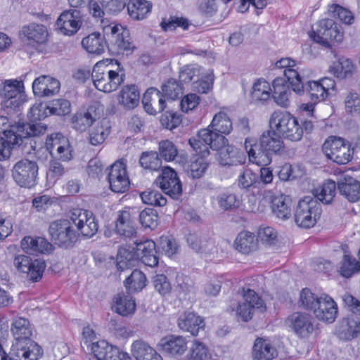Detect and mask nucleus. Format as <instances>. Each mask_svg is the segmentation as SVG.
<instances>
[{"label": "nucleus", "mask_w": 360, "mask_h": 360, "mask_svg": "<svg viewBox=\"0 0 360 360\" xmlns=\"http://www.w3.org/2000/svg\"><path fill=\"white\" fill-rule=\"evenodd\" d=\"M153 283L155 290L162 295H167L171 292V283L164 274L155 275L153 278Z\"/></svg>", "instance_id": "obj_62"}, {"label": "nucleus", "mask_w": 360, "mask_h": 360, "mask_svg": "<svg viewBox=\"0 0 360 360\" xmlns=\"http://www.w3.org/2000/svg\"><path fill=\"white\" fill-rule=\"evenodd\" d=\"M204 157L197 158L191 162L186 172L188 176L193 179H199L205 174L207 169V163L203 159Z\"/></svg>", "instance_id": "obj_58"}, {"label": "nucleus", "mask_w": 360, "mask_h": 360, "mask_svg": "<svg viewBox=\"0 0 360 360\" xmlns=\"http://www.w3.org/2000/svg\"><path fill=\"white\" fill-rule=\"evenodd\" d=\"M91 351L98 360H112L118 354V348L109 345L105 340H98L92 342Z\"/></svg>", "instance_id": "obj_38"}, {"label": "nucleus", "mask_w": 360, "mask_h": 360, "mask_svg": "<svg viewBox=\"0 0 360 360\" xmlns=\"http://www.w3.org/2000/svg\"><path fill=\"white\" fill-rule=\"evenodd\" d=\"M82 45L89 53L100 55L107 46V37L99 32H94L83 38Z\"/></svg>", "instance_id": "obj_33"}, {"label": "nucleus", "mask_w": 360, "mask_h": 360, "mask_svg": "<svg viewBox=\"0 0 360 360\" xmlns=\"http://www.w3.org/2000/svg\"><path fill=\"white\" fill-rule=\"evenodd\" d=\"M336 193V184L334 181L328 180L325 181L322 186L316 188L314 191L315 199L324 204H330L332 202L333 198Z\"/></svg>", "instance_id": "obj_44"}, {"label": "nucleus", "mask_w": 360, "mask_h": 360, "mask_svg": "<svg viewBox=\"0 0 360 360\" xmlns=\"http://www.w3.org/2000/svg\"><path fill=\"white\" fill-rule=\"evenodd\" d=\"M219 134H229L232 131V122L229 117L223 111L215 114L210 124L207 127Z\"/></svg>", "instance_id": "obj_41"}, {"label": "nucleus", "mask_w": 360, "mask_h": 360, "mask_svg": "<svg viewBox=\"0 0 360 360\" xmlns=\"http://www.w3.org/2000/svg\"><path fill=\"white\" fill-rule=\"evenodd\" d=\"M13 264L17 269L27 274L32 282L39 281L46 269V263L41 259L32 260L29 256L20 255L15 257Z\"/></svg>", "instance_id": "obj_16"}, {"label": "nucleus", "mask_w": 360, "mask_h": 360, "mask_svg": "<svg viewBox=\"0 0 360 360\" xmlns=\"http://www.w3.org/2000/svg\"><path fill=\"white\" fill-rule=\"evenodd\" d=\"M323 148L328 158L338 165H345L351 160L354 146L344 139L330 136L324 142Z\"/></svg>", "instance_id": "obj_9"}, {"label": "nucleus", "mask_w": 360, "mask_h": 360, "mask_svg": "<svg viewBox=\"0 0 360 360\" xmlns=\"http://www.w3.org/2000/svg\"><path fill=\"white\" fill-rule=\"evenodd\" d=\"M321 300L314 314L321 321L332 323L335 321L338 314V306L333 299L327 294H321Z\"/></svg>", "instance_id": "obj_21"}, {"label": "nucleus", "mask_w": 360, "mask_h": 360, "mask_svg": "<svg viewBox=\"0 0 360 360\" xmlns=\"http://www.w3.org/2000/svg\"><path fill=\"white\" fill-rule=\"evenodd\" d=\"M321 299V295L319 296L306 288L302 289L300 293L298 305L304 309L309 310L314 313V309L316 308Z\"/></svg>", "instance_id": "obj_46"}, {"label": "nucleus", "mask_w": 360, "mask_h": 360, "mask_svg": "<svg viewBox=\"0 0 360 360\" xmlns=\"http://www.w3.org/2000/svg\"><path fill=\"white\" fill-rule=\"evenodd\" d=\"M11 332L15 338L11 354L15 360H37L43 354L41 347L31 340L32 328L28 319L15 318L11 325Z\"/></svg>", "instance_id": "obj_1"}, {"label": "nucleus", "mask_w": 360, "mask_h": 360, "mask_svg": "<svg viewBox=\"0 0 360 360\" xmlns=\"http://www.w3.org/2000/svg\"><path fill=\"white\" fill-rule=\"evenodd\" d=\"M304 91L307 92L310 96L311 100L314 103L323 101L327 98L326 91H324L319 81L307 82L306 86H304V91L300 94L303 93Z\"/></svg>", "instance_id": "obj_53"}, {"label": "nucleus", "mask_w": 360, "mask_h": 360, "mask_svg": "<svg viewBox=\"0 0 360 360\" xmlns=\"http://www.w3.org/2000/svg\"><path fill=\"white\" fill-rule=\"evenodd\" d=\"M276 354V349L271 345L269 340L262 338L256 339L252 352L255 360H271Z\"/></svg>", "instance_id": "obj_37"}, {"label": "nucleus", "mask_w": 360, "mask_h": 360, "mask_svg": "<svg viewBox=\"0 0 360 360\" xmlns=\"http://www.w3.org/2000/svg\"><path fill=\"white\" fill-rule=\"evenodd\" d=\"M330 72L338 78L350 77L356 72L352 60L345 57L340 58L330 67Z\"/></svg>", "instance_id": "obj_42"}, {"label": "nucleus", "mask_w": 360, "mask_h": 360, "mask_svg": "<svg viewBox=\"0 0 360 360\" xmlns=\"http://www.w3.org/2000/svg\"><path fill=\"white\" fill-rule=\"evenodd\" d=\"M291 204L292 201L287 195L273 196L271 205V212L279 219H288L291 216Z\"/></svg>", "instance_id": "obj_30"}, {"label": "nucleus", "mask_w": 360, "mask_h": 360, "mask_svg": "<svg viewBox=\"0 0 360 360\" xmlns=\"http://www.w3.org/2000/svg\"><path fill=\"white\" fill-rule=\"evenodd\" d=\"M234 245L241 253L249 254L257 249L258 242L252 233L242 231L236 237Z\"/></svg>", "instance_id": "obj_36"}, {"label": "nucleus", "mask_w": 360, "mask_h": 360, "mask_svg": "<svg viewBox=\"0 0 360 360\" xmlns=\"http://www.w3.org/2000/svg\"><path fill=\"white\" fill-rule=\"evenodd\" d=\"M269 124L271 129H275L285 139L292 141H298L303 136V128L298 121L288 112H274L271 116Z\"/></svg>", "instance_id": "obj_4"}, {"label": "nucleus", "mask_w": 360, "mask_h": 360, "mask_svg": "<svg viewBox=\"0 0 360 360\" xmlns=\"http://www.w3.org/2000/svg\"><path fill=\"white\" fill-rule=\"evenodd\" d=\"M140 196L145 204L162 207L167 203V199L158 191L148 189L142 192Z\"/></svg>", "instance_id": "obj_55"}, {"label": "nucleus", "mask_w": 360, "mask_h": 360, "mask_svg": "<svg viewBox=\"0 0 360 360\" xmlns=\"http://www.w3.org/2000/svg\"><path fill=\"white\" fill-rule=\"evenodd\" d=\"M116 68L112 69L109 64L103 61L96 63L91 72V79L94 86L104 93L116 91L125 80V70L115 60Z\"/></svg>", "instance_id": "obj_3"}, {"label": "nucleus", "mask_w": 360, "mask_h": 360, "mask_svg": "<svg viewBox=\"0 0 360 360\" xmlns=\"http://www.w3.org/2000/svg\"><path fill=\"white\" fill-rule=\"evenodd\" d=\"M200 75V68L196 65H188L184 66L179 72V79L184 83L197 80Z\"/></svg>", "instance_id": "obj_59"}, {"label": "nucleus", "mask_w": 360, "mask_h": 360, "mask_svg": "<svg viewBox=\"0 0 360 360\" xmlns=\"http://www.w3.org/2000/svg\"><path fill=\"white\" fill-rule=\"evenodd\" d=\"M72 221L63 219L51 223L49 233L51 240L57 245L64 248H71L76 243L78 237L72 226Z\"/></svg>", "instance_id": "obj_10"}, {"label": "nucleus", "mask_w": 360, "mask_h": 360, "mask_svg": "<svg viewBox=\"0 0 360 360\" xmlns=\"http://www.w3.org/2000/svg\"><path fill=\"white\" fill-rule=\"evenodd\" d=\"M70 218L82 236L91 238L97 233L98 221L91 211L75 209L71 212Z\"/></svg>", "instance_id": "obj_15"}, {"label": "nucleus", "mask_w": 360, "mask_h": 360, "mask_svg": "<svg viewBox=\"0 0 360 360\" xmlns=\"http://www.w3.org/2000/svg\"><path fill=\"white\" fill-rule=\"evenodd\" d=\"M285 323L300 338H309L316 329L314 317L307 312H293L286 319Z\"/></svg>", "instance_id": "obj_13"}, {"label": "nucleus", "mask_w": 360, "mask_h": 360, "mask_svg": "<svg viewBox=\"0 0 360 360\" xmlns=\"http://www.w3.org/2000/svg\"><path fill=\"white\" fill-rule=\"evenodd\" d=\"M208 355L207 347L198 340H195L191 347V360H204Z\"/></svg>", "instance_id": "obj_64"}, {"label": "nucleus", "mask_w": 360, "mask_h": 360, "mask_svg": "<svg viewBox=\"0 0 360 360\" xmlns=\"http://www.w3.org/2000/svg\"><path fill=\"white\" fill-rule=\"evenodd\" d=\"M152 4L146 0H130L127 4L129 16L136 20H141L150 13Z\"/></svg>", "instance_id": "obj_39"}, {"label": "nucleus", "mask_w": 360, "mask_h": 360, "mask_svg": "<svg viewBox=\"0 0 360 360\" xmlns=\"http://www.w3.org/2000/svg\"><path fill=\"white\" fill-rule=\"evenodd\" d=\"M115 233L123 238H132L136 236V231L134 224L130 208L118 212L115 226Z\"/></svg>", "instance_id": "obj_24"}, {"label": "nucleus", "mask_w": 360, "mask_h": 360, "mask_svg": "<svg viewBox=\"0 0 360 360\" xmlns=\"http://www.w3.org/2000/svg\"><path fill=\"white\" fill-rule=\"evenodd\" d=\"M98 118L95 108L90 106L86 111L77 112L72 118V127L77 131H84Z\"/></svg>", "instance_id": "obj_32"}, {"label": "nucleus", "mask_w": 360, "mask_h": 360, "mask_svg": "<svg viewBox=\"0 0 360 360\" xmlns=\"http://www.w3.org/2000/svg\"><path fill=\"white\" fill-rule=\"evenodd\" d=\"M159 152L161 158L167 162L172 161L178 154L176 146L169 140L162 141L159 143Z\"/></svg>", "instance_id": "obj_60"}, {"label": "nucleus", "mask_w": 360, "mask_h": 360, "mask_svg": "<svg viewBox=\"0 0 360 360\" xmlns=\"http://www.w3.org/2000/svg\"><path fill=\"white\" fill-rule=\"evenodd\" d=\"M104 32L107 37V47L110 51L120 53L135 49L129 30L121 25H109L104 28Z\"/></svg>", "instance_id": "obj_8"}, {"label": "nucleus", "mask_w": 360, "mask_h": 360, "mask_svg": "<svg viewBox=\"0 0 360 360\" xmlns=\"http://www.w3.org/2000/svg\"><path fill=\"white\" fill-rule=\"evenodd\" d=\"M155 184L171 198L178 200L182 194V184L175 170L169 167L162 169Z\"/></svg>", "instance_id": "obj_14"}, {"label": "nucleus", "mask_w": 360, "mask_h": 360, "mask_svg": "<svg viewBox=\"0 0 360 360\" xmlns=\"http://www.w3.org/2000/svg\"><path fill=\"white\" fill-rule=\"evenodd\" d=\"M219 207L224 211H231L240 207L241 200L235 194L229 192L220 193L217 197Z\"/></svg>", "instance_id": "obj_47"}, {"label": "nucleus", "mask_w": 360, "mask_h": 360, "mask_svg": "<svg viewBox=\"0 0 360 360\" xmlns=\"http://www.w3.org/2000/svg\"><path fill=\"white\" fill-rule=\"evenodd\" d=\"M39 167L35 161L22 159L12 169V176L21 187L31 188L37 184Z\"/></svg>", "instance_id": "obj_12"}, {"label": "nucleus", "mask_w": 360, "mask_h": 360, "mask_svg": "<svg viewBox=\"0 0 360 360\" xmlns=\"http://www.w3.org/2000/svg\"><path fill=\"white\" fill-rule=\"evenodd\" d=\"M107 179L110 188L115 193H125L130 187L127 167L122 161H117L111 165Z\"/></svg>", "instance_id": "obj_17"}, {"label": "nucleus", "mask_w": 360, "mask_h": 360, "mask_svg": "<svg viewBox=\"0 0 360 360\" xmlns=\"http://www.w3.org/2000/svg\"><path fill=\"white\" fill-rule=\"evenodd\" d=\"M19 34L25 44L35 47L47 41L49 32L45 25L33 22L23 26Z\"/></svg>", "instance_id": "obj_19"}, {"label": "nucleus", "mask_w": 360, "mask_h": 360, "mask_svg": "<svg viewBox=\"0 0 360 360\" xmlns=\"http://www.w3.org/2000/svg\"><path fill=\"white\" fill-rule=\"evenodd\" d=\"M227 139L209 128L201 129L197 137H191L188 140L189 145L200 157H205L210 154L209 148L217 150L224 146Z\"/></svg>", "instance_id": "obj_6"}, {"label": "nucleus", "mask_w": 360, "mask_h": 360, "mask_svg": "<svg viewBox=\"0 0 360 360\" xmlns=\"http://www.w3.org/2000/svg\"><path fill=\"white\" fill-rule=\"evenodd\" d=\"M278 68H284L283 74L291 86L293 91L300 94L304 91V83L297 70L294 69L295 61L289 58H281L276 63Z\"/></svg>", "instance_id": "obj_22"}, {"label": "nucleus", "mask_w": 360, "mask_h": 360, "mask_svg": "<svg viewBox=\"0 0 360 360\" xmlns=\"http://www.w3.org/2000/svg\"><path fill=\"white\" fill-rule=\"evenodd\" d=\"M158 219L157 211L152 208H146L139 214V222L145 229H155L158 226Z\"/></svg>", "instance_id": "obj_54"}, {"label": "nucleus", "mask_w": 360, "mask_h": 360, "mask_svg": "<svg viewBox=\"0 0 360 360\" xmlns=\"http://www.w3.org/2000/svg\"><path fill=\"white\" fill-rule=\"evenodd\" d=\"M139 163L145 169L158 170L161 167L162 160L157 152L149 151L142 153L139 159Z\"/></svg>", "instance_id": "obj_52"}, {"label": "nucleus", "mask_w": 360, "mask_h": 360, "mask_svg": "<svg viewBox=\"0 0 360 360\" xmlns=\"http://www.w3.org/2000/svg\"><path fill=\"white\" fill-rule=\"evenodd\" d=\"M70 112L71 103L67 99H54L48 104V112L50 115L65 116L70 114Z\"/></svg>", "instance_id": "obj_51"}, {"label": "nucleus", "mask_w": 360, "mask_h": 360, "mask_svg": "<svg viewBox=\"0 0 360 360\" xmlns=\"http://www.w3.org/2000/svg\"><path fill=\"white\" fill-rule=\"evenodd\" d=\"M113 308L117 314L127 316L135 311L136 303L129 295L119 293L114 298Z\"/></svg>", "instance_id": "obj_40"}, {"label": "nucleus", "mask_w": 360, "mask_h": 360, "mask_svg": "<svg viewBox=\"0 0 360 360\" xmlns=\"http://www.w3.org/2000/svg\"><path fill=\"white\" fill-rule=\"evenodd\" d=\"M139 91L134 84L124 86L117 96L118 104L127 110L136 108L139 103Z\"/></svg>", "instance_id": "obj_27"}, {"label": "nucleus", "mask_w": 360, "mask_h": 360, "mask_svg": "<svg viewBox=\"0 0 360 360\" xmlns=\"http://www.w3.org/2000/svg\"><path fill=\"white\" fill-rule=\"evenodd\" d=\"M131 351L136 360H162L161 356L143 340L134 341Z\"/></svg>", "instance_id": "obj_34"}, {"label": "nucleus", "mask_w": 360, "mask_h": 360, "mask_svg": "<svg viewBox=\"0 0 360 360\" xmlns=\"http://www.w3.org/2000/svg\"><path fill=\"white\" fill-rule=\"evenodd\" d=\"M136 247V257L140 259L143 264L148 266H155L158 264V259L155 255V243L151 240H146L137 243L134 242Z\"/></svg>", "instance_id": "obj_25"}, {"label": "nucleus", "mask_w": 360, "mask_h": 360, "mask_svg": "<svg viewBox=\"0 0 360 360\" xmlns=\"http://www.w3.org/2000/svg\"><path fill=\"white\" fill-rule=\"evenodd\" d=\"M18 124L11 125L7 117L0 116V133L5 135L6 138L8 139V143L13 147H16V144H18L17 134L18 135Z\"/></svg>", "instance_id": "obj_49"}, {"label": "nucleus", "mask_w": 360, "mask_h": 360, "mask_svg": "<svg viewBox=\"0 0 360 360\" xmlns=\"http://www.w3.org/2000/svg\"><path fill=\"white\" fill-rule=\"evenodd\" d=\"M338 189L340 193L349 202L360 200V182L352 177L345 178L338 181Z\"/></svg>", "instance_id": "obj_31"}, {"label": "nucleus", "mask_w": 360, "mask_h": 360, "mask_svg": "<svg viewBox=\"0 0 360 360\" xmlns=\"http://www.w3.org/2000/svg\"><path fill=\"white\" fill-rule=\"evenodd\" d=\"M162 350L171 355H181L187 349V342L182 336L170 335L162 340Z\"/></svg>", "instance_id": "obj_35"}, {"label": "nucleus", "mask_w": 360, "mask_h": 360, "mask_svg": "<svg viewBox=\"0 0 360 360\" xmlns=\"http://www.w3.org/2000/svg\"><path fill=\"white\" fill-rule=\"evenodd\" d=\"M176 289L179 293L186 295L194 290V283L192 279L183 274L176 275Z\"/></svg>", "instance_id": "obj_61"}, {"label": "nucleus", "mask_w": 360, "mask_h": 360, "mask_svg": "<svg viewBox=\"0 0 360 360\" xmlns=\"http://www.w3.org/2000/svg\"><path fill=\"white\" fill-rule=\"evenodd\" d=\"M21 247L28 254L37 255L49 252L52 245L44 238L26 236L22 239Z\"/></svg>", "instance_id": "obj_28"}, {"label": "nucleus", "mask_w": 360, "mask_h": 360, "mask_svg": "<svg viewBox=\"0 0 360 360\" xmlns=\"http://www.w3.org/2000/svg\"><path fill=\"white\" fill-rule=\"evenodd\" d=\"M136 257L135 250H129L125 248L119 249L117 255V267L118 270L123 271L132 264Z\"/></svg>", "instance_id": "obj_57"}, {"label": "nucleus", "mask_w": 360, "mask_h": 360, "mask_svg": "<svg viewBox=\"0 0 360 360\" xmlns=\"http://www.w3.org/2000/svg\"><path fill=\"white\" fill-rule=\"evenodd\" d=\"M217 150H220L219 162L223 166L238 165L245 162L246 158L243 152L232 145H229L228 141Z\"/></svg>", "instance_id": "obj_26"}, {"label": "nucleus", "mask_w": 360, "mask_h": 360, "mask_svg": "<svg viewBox=\"0 0 360 360\" xmlns=\"http://www.w3.org/2000/svg\"><path fill=\"white\" fill-rule=\"evenodd\" d=\"M271 89L264 79H258L253 84L251 98L254 102H264L269 99Z\"/></svg>", "instance_id": "obj_45"}, {"label": "nucleus", "mask_w": 360, "mask_h": 360, "mask_svg": "<svg viewBox=\"0 0 360 360\" xmlns=\"http://www.w3.org/2000/svg\"><path fill=\"white\" fill-rule=\"evenodd\" d=\"M314 32V40L319 43L328 44L331 41H339L342 39L337 24L333 19L326 18L319 21Z\"/></svg>", "instance_id": "obj_20"}, {"label": "nucleus", "mask_w": 360, "mask_h": 360, "mask_svg": "<svg viewBox=\"0 0 360 360\" xmlns=\"http://www.w3.org/2000/svg\"><path fill=\"white\" fill-rule=\"evenodd\" d=\"M178 326L195 336L198 334L200 329L204 328L205 323L204 320L194 312L186 311L179 316Z\"/></svg>", "instance_id": "obj_29"}, {"label": "nucleus", "mask_w": 360, "mask_h": 360, "mask_svg": "<svg viewBox=\"0 0 360 360\" xmlns=\"http://www.w3.org/2000/svg\"><path fill=\"white\" fill-rule=\"evenodd\" d=\"M99 2L109 14L120 13L127 5V0H99Z\"/></svg>", "instance_id": "obj_63"}, {"label": "nucleus", "mask_w": 360, "mask_h": 360, "mask_svg": "<svg viewBox=\"0 0 360 360\" xmlns=\"http://www.w3.org/2000/svg\"><path fill=\"white\" fill-rule=\"evenodd\" d=\"M360 271V262L349 255H345L340 263L339 272L341 276L349 278Z\"/></svg>", "instance_id": "obj_48"}, {"label": "nucleus", "mask_w": 360, "mask_h": 360, "mask_svg": "<svg viewBox=\"0 0 360 360\" xmlns=\"http://www.w3.org/2000/svg\"><path fill=\"white\" fill-rule=\"evenodd\" d=\"M245 148L251 162L258 165H268L272 161V155L284 149L281 136L274 130L264 131L258 142L251 138L245 141Z\"/></svg>", "instance_id": "obj_2"}, {"label": "nucleus", "mask_w": 360, "mask_h": 360, "mask_svg": "<svg viewBox=\"0 0 360 360\" xmlns=\"http://www.w3.org/2000/svg\"><path fill=\"white\" fill-rule=\"evenodd\" d=\"M60 88V82L49 75H41L32 83L33 93L39 96H52L59 92Z\"/></svg>", "instance_id": "obj_23"}, {"label": "nucleus", "mask_w": 360, "mask_h": 360, "mask_svg": "<svg viewBox=\"0 0 360 360\" xmlns=\"http://www.w3.org/2000/svg\"><path fill=\"white\" fill-rule=\"evenodd\" d=\"M321 214L320 202L311 196H305L299 200L295 208V222L301 228L309 229L316 224Z\"/></svg>", "instance_id": "obj_5"}, {"label": "nucleus", "mask_w": 360, "mask_h": 360, "mask_svg": "<svg viewBox=\"0 0 360 360\" xmlns=\"http://www.w3.org/2000/svg\"><path fill=\"white\" fill-rule=\"evenodd\" d=\"M17 134L18 144L22 155L30 154L36 149V142L32 137L44 134L46 131V125L41 122L32 124L22 123L18 124Z\"/></svg>", "instance_id": "obj_7"}, {"label": "nucleus", "mask_w": 360, "mask_h": 360, "mask_svg": "<svg viewBox=\"0 0 360 360\" xmlns=\"http://www.w3.org/2000/svg\"><path fill=\"white\" fill-rule=\"evenodd\" d=\"M146 275L140 270L135 269L124 281V285L129 293L141 291L146 286Z\"/></svg>", "instance_id": "obj_43"}, {"label": "nucleus", "mask_w": 360, "mask_h": 360, "mask_svg": "<svg viewBox=\"0 0 360 360\" xmlns=\"http://www.w3.org/2000/svg\"><path fill=\"white\" fill-rule=\"evenodd\" d=\"M328 13L332 17L338 18L341 22L351 25L354 22V15L350 11L338 4H332L328 6Z\"/></svg>", "instance_id": "obj_56"}, {"label": "nucleus", "mask_w": 360, "mask_h": 360, "mask_svg": "<svg viewBox=\"0 0 360 360\" xmlns=\"http://www.w3.org/2000/svg\"><path fill=\"white\" fill-rule=\"evenodd\" d=\"M162 93L167 99L176 100L183 94V88L176 79H169L162 85Z\"/></svg>", "instance_id": "obj_50"}, {"label": "nucleus", "mask_w": 360, "mask_h": 360, "mask_svg": "<svg viewBox=\"0 0 360 360\" xmlns=\"http://www.w3.org/2000/svg\"><path fill=\"white\" fill-rule=\"evenodd\" d=\"M82 25L80 11L70 9L64 11L56 21L59 32L67 36H72L77 32Z\"/></svg>", "instance_id": "obj_18"}, {"label": "nucleus", "mask_w": 360, "mask_h": 360, "mask_svg": "<svg viewBox=\"0 0 360 360\" xmlns=\"http://www.w3.org/2000/svg\"><path fill=\"white\" fill-rule=\"evenodd\" d=\"M0 97L5 108L15 110L26 101L24 85L17 79L6 80L0 84Z\"/></svg>", "instance_id": "obj_11"}]
</instances>
